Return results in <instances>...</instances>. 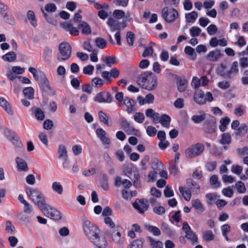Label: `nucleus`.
I'll return each instance as SVG.
<instances>
[{"label": "nucleus", "instance_id": "nucleus-57", "mask_svg": "<svg viewBox=\"0 0 248 248\" xmlns=\"http://www.w3.org/2000/svg\"><path fill=\"white\" fill-rule=\"evenodd\" d=\"M245 109V107L241 105H239L234 109V114L237 116H241L244 114Z\"/></svg>", "mask_w": 248, "mask_h": 248}, {"label": "nucleus", "instance_id": "nucleus-8", "mask_svg": "<svg viewBox=\"0 0 248 248\" xmlns=\"http://www.w3.org/2000/svg\"><path fill=\"white\" fill-rule=\"evenodd\" d=\"M161 15L164 20L168 23L175 21L179 16L176 9L169 7H165L162 9Z\"/></svg>", "mask_w": 248, "mask_h": 248}, {"label": "nucleus", "instance_id": "nucleus-62", "mask_svg": "<svg viewBox=\"0 0 248 248\" xmlns=\"http://www.w3.org/2000/svg\"><path fill=\"white\" fill-rule=\"evenodd\" d=\"M231 171L232 173L239 175L243 171V167L238 165H233L232 167Z\"/></svg>", "mask_w": 248, "mask_h": 248}, {"label": "nucleus", "instance_id": "nucleus-40", "mask_svg": "<svg viewBox=\"0 0 248 248\" xmlns=\"http://www.w3.org/2000/svg\"><path fill=\"white\" fill-rule=\"evenodd\" d=\"M59 157L61 158H68L67 152L66 147L63 145H61L58 148Z\"/></svg>", "mask_w": 248, "mask_h": 248}, {"label": "nucleus", "instance_id": "nucleus-53", "mask_svg": "<svg viewBox=\"0 0 248 248\" xmlns=\"http://www.w3.org/2000/svg\"><path fill=\"white\" fill-rule=\"evenodd\" d=\"M143 242L141 240L137 239L133 241L128 247V248H142Z\"/></svg>", "mask_w": 248, "mask_h": 248}, {"label": "nucleus", "instance_id": "nucleus-33", "mask_svg": "<svg viewBox=\"0 0 248 248\" xmlns=\"http://www.w3.org/2000/svg\"><path fill=\"white\" fill-rule=\"evenodd\" d=\"M16 59V55L14 51H10L7 53L2 57V59L4 61L8 62H13Z\"/></svg>", "mask_w": 248, "mask_h": 248}, {"label": "nucleus", "instance_id": "nucleus-5", "mask_svg": "<svg viewBox=\"0 0 248 248\" xmlns=\"http://www.w3.org/2000/svg\"><path fill=\"white\" fill-rule=\"evenodd\" d=\"M57 59L59 61L68 60L71 56V47L67 42H62L59 46Z\"/></svg>", "mask_w": 248, "mask_h": 248}, {"label": "nucleus", "instance_id": "nucleus-23", "mask_svg": "<svg viewBox=\"0 0 248 248\" xmlns=\"http://www.w3.org/2000/svg\"><path fill=\"white\" fill-rule=\"evenodd\" d=\"M96 134L98 138L102 142L107 145H109L110 140L108 137L107 136V133L105 130L101 128H98L96 130Z\"/></svg>", "mask_w": 248, "mask_h": 248}, {"label": "nucleus", "instance_id": "nucleus-58", "mask_svg": "<svg viewBox=\"0 0 248 248\" xmlns=\"http://www.w3.org/2000/svg\"><path fill=\"white\" fill-rule=\"evenodd\" d=\"M186 237L190 240L194 245L198 242V238L192 231L186 234Z\"/></svg>", "mask_w": 248, "mask_h": 248}, {"label": "nucleus", "instance_id": "nucleus-37", "mask_svg": "<svg viewBox=\"0 0 248 248\" xmlns=\"http://www.w3.org/2000/svg\"><path fill=\"white\" fill-rule=\"evenodd\" d=\"M78 28L81 30L83 34L88 35L91 33L90 26L85 22H82L78 26Z\"/></svg>", "mask_w": 248, "mask_h": 248}, {"label": "nucleus", "instance_id": "nucleus-36", "mask_svg": "<svg viewBox=\"0 0 248 248\" xmlns=\"http://www.w3.org/2000/svg\"><path fill=\"white\" fill-rule=\"evenodd\" d=\"M5 231L8 234L13 235L16 233V230L15 226L10 221H7L5 223Z\"/></svg>", "mask_w": 248, "mask_h": 248}, {"label": "nucleus", "instance_id": "nucleus-7", "mask_svg": "<svg viewBox=\"0 0 248 248\" xmlns=\"http://www.w3.org/2000/svg\"><path fill=\"white\" fill-rule=\"evenodd\" d=\"M40 210L46 217L52 219L58 220L62 218L60 212L56 208L47 203Z\"/></svg>", "mask_w": 248, "mask_h": 248}, {"label": "nucleus", "instance_id": "nucleus-61", "mask_svg": "<svg viewBox=\"0 0 248 248\" xmlns=\"http://www.w3.org/2000/svg\"><path fill=\"white\" fill-rule=\"evenodd\" d=\"M134 39V34L132 31H128L126 33V40L129 46L133 45Z\"/></svg>", "mask_w": 248, "mask_h": 248}, {"label": "nucleus", "instance_id": "nucleus-29", "mask_svg": "<svg viewBox=\"0 0 248 248\" xmlns=\"http://www.w3.org/2000/svg\"><path fill=\"white\" fill-rule=\"evenodd\" d=\"M51 188L52 190L58 195H62L63 193V186L60 182H53L52 183Z\"/></svg>", "mask_w": 248, "mask_h": 248}, {"label": "nucleus", "instance_id": "nucleus-3", "mask_svg": "<svg viewBox=\"0 0 248 248\" xmlns=\"http://www.w3.org/2000/svg\"><path fill=\"white\" fill-rule=\"evenodd\" d=\"M18 200L19 202L24 205L23 208V212L28 215L25 216L23 214L21 213L18 216L19 219L24 222H30L31 216L33 212L32 206L28 202L25 200L23 195L22 194L19 195Z\"/></svg>", "mask_w": 248, "mask_h": 248}, {"label": "nucleus", "instance_id": "nucleus-11", "mask_svg": "<svg viewBox=\"0 0 248 248\" xmlns=\"http://www.w3.org/2000/svg\"><path fill=\"white\" fill-rule=\"evenodd\" d=\"M93 100L98 103H111L113 100L112 95L108 92L102 91L97 93Z\"/></svg>", "mask_w": 248, "mask_h": 248}, {"label": "nucleus", "instance_id": "nucleus-35", "mask_svg": "<svg viewBox=\"0 0 248 248\" xmlns=\"http://www.w3.org/2000/svg\"><path fill=\"white\" fill-rule=\"evenodd\" d=\"M232 138L230 134L225 133L222 134L221 139L219 141L220 143L222 145H229L231 143Z\"/></svg>", "mask_w": 248, "mask_h": 248}, {"label": "nucleus", "instance_id": "nucleus-2", "mask_svg": "<svg viewBox=\"0 0 248 248\" xmlns=\"http://www.w3.org/2000/svg\"><path fill=\"white\" fill-rule=\"evenodd\" d=\"M26 192L28 196L40 209L46 204L45 197L38 189L29 187L26 188Z\"/></svg>", "mask_w": 248, "mask_h": 248}, {"label": "nucleus", "instance_id": "nucleus-43", "mask_svg": "<svg viewBox=\"0 0 248 248\" xmlns=\"http://www.w3.org/2000/svg\"><path fill=\"white\" fill-rule=\"evenodd\" d=\"M52 49L46 47L44 49L43 54V58L45 61L48 62L50 61V58L52 56Z\"/></svg>", "mask_w": 248, "mask_h": 248}, {"label": "nucleus", "instance_id": "nucleus-4", "mask_svg": "<svg viewBox=\"0 0 248 248\" xmlns=\"http://www.w3.org/2000/svg\"><path fill=\"white\" fill-rule=\"evenodd\" d=\"M82 228L85 235L89 241L100 232L96 225L88 220L83 221Z\"/></svg>", "mask_w": 248, "mask_h": 248}, {"label": "nucleus", "instance_id": "nucleus-41", "mask_svg": "<svg viewBox=\"0 0 248 248\" xmlns=\"http://www.w3.org/2000/svg\"><path fill=\"white\" fill-rule=\"evenodd\" d=\"M145 228L146 230L151 232L154 235L158 236L160 234L159 229L155 226L145 224Z\"/></svg>", "mask_w": 248, "mask_h": 248}, {"label": "nucleus", "instance_id": "nucleus-14", "mask_svg": "<svg viewBox=\"0 0 248 248\" xmlns=\"http://www.w3.org/2000/svg\"><path fill=\"white\" fill-rule=\"evenodd\" d=\"M25 69L20 66H15L12 68V69L8 70L6 73V76L9 80L13 81L17 78L16 75L22 74L25 72Z\"/></svg>", "mask_w": 248, "mask_h": 248}, {"label": "nucleus", "instance_id": "nucleus-63", "mask_svg": "<svg viewBox=\"0 0 248 248\" xmlns=\"http://www.w3.org/2000/svg\"><path fill=\"white\" fill-rule=\"evenodd\" d=\"M239 71L238 63L237 62H233L232 63L231 68L229 72V75L232 74H237Z\"/></svg>", "mask_w": 248, "mask_h": 248}, {"label": "nucleus", "instance_id": "nucleus-9", "mask_svg": "<svg viewBox=\"0 0 248 248\" xmlns=\"http://www.w3.org/2000/svg\"><path fill=\"white\" fill-rule=\"evenodd\" d=\"M40 9L47 22L51 24H55L56 21L53 17L48 14L56 11L57 7L55 4L53 3H47L45 5L44 7H41Z\"/></svg>", "mask_w": 248, "mask_h": 248}, {"label": "nucleus", "instance_id": "nucleus-17", "mask_svg": "<svg viewBox=\"0 0 248 248\" xmlns=\"http://www.w3.org/2000/svg\"><path fill=\"white\" fill-rule=\"evenodd\" d=\"M223 56V54L218 49H215L210 51L206 56V59L209 62H215L218 61Z\"/></svg>", "mask_w": 248, "mask_h": 248}, {"label": "nucleus", "instance_id": "nucleus-34", "mask_svg": "<svg viewBox=\"0 0 248 248\" xmlns=\"http://www.w3.org/2000/svg\"><path fill=\"white\" fill-rule=\"evenodd\" d=\"M198 17V13L195 11H192L190 13L186 14L185 18L186 22L193 23H194Z\"/></svg>", "mask_w": 248, "mask_h": 248}, {"label": "nucleus", "instance_id": "nucleus-55", "mask_svg": "<svg viewBox=\"0 0 248 248\" xmlns=\"http://www.w3.org/2000/svg\"><path fill=\"white\" fill-rule=\"evenodd\" d=\"M98 114L100 121L104 124L108 125V116L102 111H100Z\"/></svg>", "mask_w": 248, "mask_h": 248}, {"label": "nucleus", "instance_id": "nucleus-48", "mask_svg": "<svg viewBox=\"0 0 248 248\" xmlns=\"http://www.w3.org/2000/svg\"><path fill=\"white\" fill-rule=\"evenodd\" d=\"M202 237L207 241H210L214 239V235L211 230L204 231L203 232Z\"/></svg>", "mask_w": 248, "mask_h": 248}, {"label": "nucleus", "instance_id": "nucleus-12", "mask_svg": "<svg viewBox=\"0 0 248 248\" xmlns=\"http://www.w3.org/2000/svg\"><path fill=\"white\" fill-rule=\"evenodd\" d=\"M90 241L97 248H107L108 246L106 238L104 235L101 234V232Z\"/></svg>", "mask_w": 248, "mask_h": 248}, {"label": "nucleus", "instance_id": "nucleus-54", "mask_svg": "<svg viewBox=\"0 0 248 248\" xmlns=\"http://www.w3.org/2000/svg\"><path fill=\"white\" fill-rule=\"evenodd\" d=\"M187 82L185 79H180L177 84L178 90L180 92H184L187 86Z\"/></svg>", "mask_w": 248, "mask_h": 248}, {"label": "nucleus", "instance_id": "nucleus-51", "mask_svg": "<svg viewBox=\"0 0 248 248\" xmlns=\"http://www.w3.org/2000/svg\"><path fill=\"white\" fill-rule=\"evenodd\" d=\"M235 186L238 192L239 193H244L246 191V188L245 184L241 181H238L235 183Z\"/></svg>", "mask_w": 248, "mask_h": 248}, {"label": "nucleus", "instance_id": "nucleus-50", "mask_svg": "<svg viewBox=\"0 0 248 248\" xmlns=\"http://www.w3.org/2000/svg\"><path fill=\"white\" fill-rule=\"evenodd\" d=\"M133 118L134 120L139 124H141L143 122L145 117L144 114L141 112H136Z\"/></svg>", "mask_w": 248, "mask_h": 248}, {"label": "nucleus", "instance_id": "nucleus-59", "mask_svg": "<svg viewBox=\"0 0 248 248\" xmlns=\"http://www.w3.org/2000/svg\"><path fill=\"white\" fill-rule=\"evenodd\" d=\"M149 240L152 248H163V244L161 241H155L151 238H149Z\"/></svg>", "mask_w": 248, "mask_h": 248}, {"label": "nucleus", "instance_id": "nucleus-24", "mask_svg": "<svg viewBox=\"0 0 248 248\" xmlns=\"http://www.w3.org/2000/svg\"><path fill=\"white\" fill-rule=\"evenodd\" d=\"M194 99L197 104L200 105L205 104L206 101L203 92L200 90L197 91L195 93Z\"/></svg>", "mask_w": 248, "mask_h": 248}, {"label": "nucleus", "instance_id": "nucleus-26", "mask_svg": "<svg viewBox=\"0 0 248 248\" xmlns=\"http://www.w3.org/2000/svg\"><path fill=\"white\" fill-rule=\"evenodd\" d=\"M151 195L153 197L150 199V202L152 204H155L157 201V199L160 197L161 191L155 187H152L150 190Z\"/></svg>", "mask_w": 248, "mask_h": 248}, {"label": "nucleus", "instance_id": "nucleus-64", "mask_svg": "<svg viewBox=\"0 0 248 248\" xmlns=\"http://www.w3.org/2000/svg\"><path fill=\"white\" fill-rule=\"evenodd\" d=\"M217 31V27L214 24H211L207 28V31L210 35L215 34Z\"/></svg>", "mask_w": 248, "mask_h": 248}, {"label": "nucleus", "instance_id": "nucleus-39", "mask_svg": "<svg viewBox=\"0 0 248 248\" xmlns=\"http://www.w3.org/2000/svg\"><path fill=\"white\" fill-rule=\"evenodd\" d=\"M230 119L227 117H225L221 119L220 121V125L219 126L220 130L222 132L225 131L226 130L227 126L230 123Z\"/></svg>", "mask_w": 248, "mask_h": 248}, {"label": "nucleus", "instance_id": "nucleus-60", "mask_svg": "<svg viewBox=\"0 0 248 248\" xmlns=\"http://www.w3.org/2000/svg\"><path fill=\"white\" fill-rule=\"evenodd\" d=\"M191 183L192 185V187L191 188L193 190V191H195L196 193H199L200 192V187L199 185L193 181L191 179H188L187 180V184Z\"/></svg>", "mask_w": 248, "mask_h": 248}, {"label": "nucleus", "instance_id": "nucleus-22", "mask_svg": "<svg viewBox=\"0 0 248 248\" xmlns=\"http://www.w3.org/2000/svg\"><path fill=\"white\" fill-rule=\"evenodd\" d=\"M112 241L116 244L123 245L124 242V235L119 231H113L111 233Z\"/></svg>", "mask_w": 248, "mask_h": 248}, {"label": "nucleus", "instance_id": "nucleus-28", "mask_svg": "<svg viewBox=\"0 0 248 248\" xmlns=\"http://www.w3.org/2000/svg\"><path fill=\"white\" fill-rule=\"evenodd\" d=\"M145 115L147 117L151 118L155 124L159 123V114L153 109H147L145 111Z\"/></svg>", "mask_w": 248, "mask_h": 248}, {"label": "nucleus", "instance_id": "nucleus-6", "mask_svg": "<svg viewBox=\"0 0 248 248\" xmlns=\"http://www.w3.org/2000/svg\"><path fill=\"white\" fill-rule=\"evenodd\" d=\"M123 171L125 175L134 183H138L140 179L138 170L133 164H125L123 166Z\"/></svg>", "mask_w": 248, "mask_h": 248}, {"label": "nucleus", "instance_id": "nucleus-20", "mask_svg": "<svg viewBox=\"0 0 248 248\" xmlns=\"http://www.w3.org/2000/svg\"><path fill=\"white\" fill-rule=\"evenodd\" d=\"M124 104L126 106V110L128 114H131L136 110L135 107L136 103L133 99L127 97H124Z\"/></svg>", "mask_w": 248, "mask_h": 248}, {"label": "nucleus", "instance_id": "nucleus-46", "mask_svg": "<svg viewBox=\"0 0 248 248\" xmlns=\"http://www.w3.org/2000/svg\"><path fill=\"white\" fill-rule=\"evenodd\" d=\"M137 194L136 191H130L128 190H123L122 191L123 197L126 200H130L132 197L136 196Z\"/></svg>", "mask_w": 248, "mask_h": 248}, {"label": "nucleus", "instance_id": "nucleus-32", "mask_svg": "<svg viewBox=\"0 0 248 248\" xmlns=\"http://www.w3.org/2000/svg\"><path fill=\"white\" fill-rule=\"evenodd\" d=\"M27 17L31 24L34 27L37 26V23L34 12L32 10H29L27 13Z\"/></svg>", "mask_w": 248, "mask_h": 248}, {"label": "nucleus", "instance_id": "nucleus-52", "mask_svg": "<svg viewBox=\"0 0 248 248\" xmlns=\"http://www.w3.org/2000/svg\"><path fill=\"white\" fill-rule=\"evenodd\" d=\"M153 168L154 169V171L158 172L160 170H164V166L161 161L156 160L153 163Z\"/></svg>", "mask_w": 248, "mask_h": 248}, {"label": "nucleus", "instance_id": "nucleus-16", "mask_svg": "<svg viewBox=\"0 0 248 248\" xmlns=\"http://www.w3.org/2000/svg\"><path fill=\"white\" fill-rule=\"evenodd\" d=\"M133 206L140 213H143L148 209L149 205L147 201L141 199L136 200L133 203Z\"/></svg>", "mask_w": 248, "mask_h": 248}, {"label": "nucleus", "instance_id": "nucleus-21", "mask_svg": "<svg viewBox=\"0 0 248 248\" xmlns=\"http://www.w3.org/2000/svg\"><path fill=\"white\" fill-rule=\"evenodd\" d=\"M0 106L10 115H13L14 111L11 104L4 98L0 96Z\"/></svg>", "mask_w": 248, "mask_h": 248}, {"label": "nucleus", "instance_id": "nucleus-49", "mask_svg": "<svg viewBox=\"0 0 248 248\" xmlns=\"http://www.w3.org/2000/svg\"><path fill=\"white\" fill-rule=\"evenodd\" d=\"M96 46L101 49H104L106 47L107 41L103 38L98 37L95 39Z\"/></svg>", "mask_w": 248, "mask_h": 248}, {"label": "nucleus", "instance_id": "nucleus-18", "mask_svg": "<svg viewBox=\"0 0 248 248\" xmlns=\"http://www.w3.org/2000/svg\"><path fill=\"white\" fill-rule=\"evenodd\" d=\"M61 26L65 31H68L71 35L76 36L79 33L78 29L74 27L73 24L69 22H65L63 23H61Z\"/></svg>", "mask_w": 248, "mask_h": 248}, {"label": "nucleus", "instance_id": "nucleus-45", "mask_svg": "<svg viewBox=\"0 0 248 248\" xmlns=\"http://www.w3.org/2000/svg\"><path fill=\"white\" fill-rule=\"evenodd\" d=\"M202 32V30L198 27L193 26L189 29L190 35L193 37H198Z\"/></svg>", "mask_w": 248, "mask_h": 248}, {"label": "nucleus", "instance_id": "nucleus-13", "mask_svg": "<svg viewBox=\"0 0 248 248\" xmlns=\"http://www.w3.org/2000/svg\"><path fill=\"white\" fill-rule=\"evenodd\" d=\"M107 23L112 31H120V30L124 29L126 26L124 22H119L111 17L108 19Z\"/></svg>", "mask_w": 248, "mask_h": 248}, {"label": "nucleus", "instance_id": "nucleus-38", "mask_svg": "<svg viewBox=\"0 0 248 248\" xmlns=\"http://www.w3.org/2000/svg\"><path fill=\"white\" fill-rule=\"evenodd\" d=\"M23 93L24 95L29 99H32L34 98V90L31 87L24 88Z\"/></svg>", "mask_w": 248, "mask_h": 248}, {"label": "nucleus", "instance_id": "nucleus-27", "mask_svg": "<svg viewBox=\"0 0 248 248\" xmlns=\"http://www.w3.org/2000/svg\"><path fill=\"white\" fill-rule=\"evenodd\" d=\"M16 162L17 165V168L19 171H27L28 170V167L26 162L20 157L16 158Z\"/></svg>", "mask_w": 248, "mask_h": 248}, {"label": "nucleus", "instance_id": "nucleus-25", "mask_svg": "<svg viewBox=\"0 0 248 248\" xmlns=\"http://www.w3.org/2000/svg\"><path fill=\"white\" fill-rule=\"evenodd\" d=\"M31 110L38 121H42L45 119V113L41 108L33 107Z\"/></svg>", "mask_w": 248, "mask_h": 248}, {"label": "nucleus", "instance_id": "nucleus-1", "mask_svg": "<svg viewBox=\"0 0 248 248\" xmlns=\"http://www.w3.org/2000/svg\"><path fill=\"white\" fill-rule=\"evenodd\" d=\"M137 82L143 88L151 91L157 86V78L152 72H145L139 77Z\"/></svg>", "mask_w": 248, "mask_h": 248}, {"label": "nucleus", "instance_id": "nucleus-56", "mask_svg": "<svg viewBox=\"0 0 248 248\" xmlns=\"http://www.w3.org/2000/svg\"><path fill=\"white\" fill-rule=\"evenodd\" d=\"M9 140L17 147L20 148L22 147V143L19 139L16 137H8Z\"/></svg>", "mask_w": 248, "mask_h": 248}, {"label": "nucleus", "instance_id": "nucleus-15", "mask_svg": "<svg viewBox=\"0 0 248 248\" xmlns=\"http://www.w3.org/2000/svg\"><path fill=\"white\" fill-rule=\"evenodd\" d=\"M113 16L118 19H121L124 18L123 22H124L125 23L126 22H130L132 20L129 12L125 14L122 10H115L113 12Z\"/></svg>", "mask_w": 248, "mask_h": 248}, {"label": "nucleus", "instance_id": "nucleus-31", "mask_svg": "<svg viewBox=\"0 0 248 248\" xmlns=\"http://www.w3.org/2000/svg\"><path fill=\"white\" fill-rule=\"evenodd\" d=\"M179 190L185 200L186 201H189L190 200L191 197V193L190 189L183 186H180Z\"/></svg>", "mask_w": 248, "mask_h": 248}, {"label": "nucleus", "instance_id": "nucleus-30", "mask_svg": "<svg viewBox=\"0 0 248 248\" xmlns=\"http://www.w3.org/2000/svg\"><path fill=\"white\" fill-rule=\"evenodd\" d=\"M170 117L167 114H163L160 117H159V123L163 127L169 128L170 125Z\"/></svg>", "mask_w": 248, "mask_h": 248}, {"label": "nucleus", "instance_id": "nucleus-42", "mask_svg": "<svg viewBox=\"0 0 248 248\" xmlns=\"http://www.w3.org/2000/svg\"><path fill=\"white\" fill-rule=\"evenodd\" d=\"M191 204L192 207L195 208L196 210H199L201 212L204 211V209L203 207V205L199 199L193 200L191 201Z\"/></svg>", "mask_w": 248, "mask_h": 248}, {"label": "nucleus", "instance_id": "nucleus-47", "mask_svg": "<svg viewBox=\"0 0 248 248\" xmlns=\"http://www.w3.org/2000/svg\"><path fill=\"white\" fill-rule=\"evenodd\" d=\"M102 60L109 67H111L116 62L115 58L113 57H104Z\"/></svg>", "mask_w": 248, "mask_h": 248}, {"label": "nucleus", "instance_id": "nucleus-10", "mask_svg": "<svg viewBox=\"0 0 248 248\" xmlns=\"http://www.w3.org/2000/svg\"><path fill=\"white\" fill-rule=\"evenodd\" d=\"M204 148V145L202 144L198 143L186 149L185 154L188 158L195 157L200 155L203 151Z\"/></svg>", "mask_w": 248, "mask_h": 248}, {"label": "nucleus", "instance_id": "nucleus-44", "mask_svg": "<svg viewBox=\"0 0 248 248\" xmlns=\"http://www.w3.org/2000/svg\"><path fill=\"white\" fill-rule=\"evenodd\" d=\"M104 81L99 78H94L92 80V85L95 88H101L104 84Z\"/></svg>", "mask_w": 248, "mask_h": 248}, {"label": "nucleus", "instance_id": "nucleus-19", "mask_svg": "<svg viewBox=\"0 0 248 248\" xmlns=\"http://www.w3.org/2000/svg\"><path fill=\"white\" fill-rule=\"evenodd\" d=\"M0 13L4 18L5 21L7 23L12 24L15 22L14 20L12 17H9L8 15V7L3 2L0 3Z\"/></svg>", "mask_w": 248, "mask_h": 248}]
</instances>
